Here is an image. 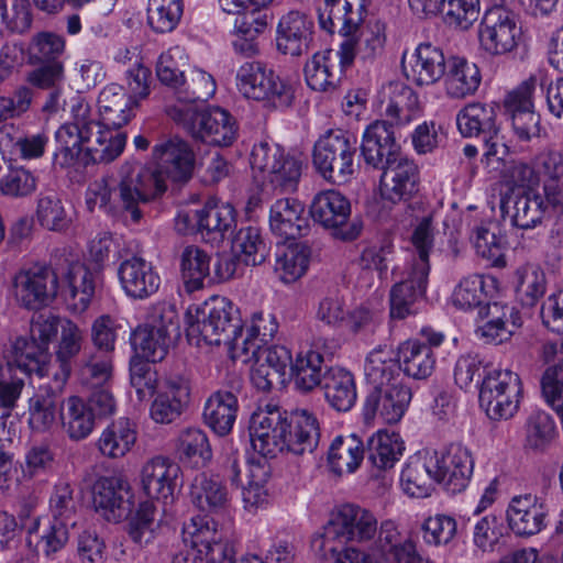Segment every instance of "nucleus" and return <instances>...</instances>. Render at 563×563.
<instances>
[{
  "instance_id": "37998d69",
  "label": "nucleus",
  "mask_w": 563,
  "mask_h": 563,
  "mask_svg": "<svg viewBox=\"0 0 563 563\" xmlns=\"http://www.w3.org/2000/svg\"><path fill=\"white\" fill-rule=\"evenodd\" d=\"M363 441L354 433L335 437L328 450V464L336 475L352 474L364 460Z\"/></svg>"
},
{
  "instance_id": "c756f323",
  "label": "nucleus",
  "mask_w": 563,
  "mask_h": 563,
  "mask_svg": "<svg viewBox=\"0 0 563 563\" xmlns=\"http://www.w3.org/2000/svg\"><path fill=\"white\" fill-rule=\"evenodd\" d=\"M34 67L25 75V81L33 89L47 92L42 107L45 113L57 112L63 103L66 87L65 63L32 64Z\"/></svg>"
},
{
  "instance_id": "7c9ffc66",
  "label": "nucleus",
  "mask_w": 563,
  "mask_h": 563,
  "mask_svg": "<svg viewBox=\"0 0 563 563\" xmlns=\"http://www.w3.org/2000/svg\"><path fill=\"white\" fill-rule=\"evenodd\" d=\"M181 67L178 71V109L190 108L194 104L197 108L205 107L217 89L213 77L188 62L181 63Z\"/></svg>"
},
{
  "instance_id": "f03ea898",
  "label": "nucleus",
  "mask_w": 563,
  "mask_h": 563,
  "mask_svg": "<svg viewBox=\"0 0 563 563\" xmlns=\"http://www.w3.org/2000/svg\"><path fill=\"white\" fill-rule=\"evenodd\" d=\"M320 27L328 33L343 36L339 49L317 52L305 65V79L314 91L334 92L342 73L355 58V34L364 20L365 0H323L319 8Z\"/></svg>"
},
{
  "instance_id": "c9c22d12",
  "label": "nucleus",
  "mask_w": 563,
  "mask_h": 563,
  "mask_svg": "<svg viewBox=\"0 0 563 563\" xmlns=\"http://www.w3.org/2000/svg\"><path fill=\"white\" fill-rule=\"evenodd\" d=\"M135 106V100L128 96L122 86H106L98 97L99 128L121 129L132 119Z\"/></svg>"
},
{
  "instance_id": "69168bd1",
  "label": "nucleus",
  "mask_w": 563,
  "mask_h": 563,
  "mask_svg": "<svg viewBox=\"0 0 563 563\" xmlns=\"http://www.w3.org/2000/svg\"><path fill=\"white\" fill-rule=\"evenodd\" d=\"M309 261L310 249L306 244H291L277 255L275 271L283 283L290 284L306 273Z\"/></svg>"
},
{
  "instance_id": "4c0bfd02",
  "label": "nucleus",
  "mask_w": 563,
  "mask_h": 563,
  "mask_svg": "<svg viewBox=\"0 0 563 563\" xmlns=\"http://www.w3.org/2000/svg\"><path fill=\"white\" fill-rule=\"evenodd\" d=\"M364 375L373 389L382 388L400 382V364L391 346L374 347L364 362Z\"/></svg>"
},
{
  "instance_id": "6e6d98bb",
  "label": "nucleus",
  "mask_w": 563,
  "mask_h": 563,
  "mask_svg": "<svg viewBox=\"0 0 563 563\" xmlns=\"http://www.w3.org/2000/svg\"><path fill=\"white\" fill-rule=\"evenodd\" d=\"M232 252L245 265H261L269 254V247L257 227L241 228L232 239Z\"/></svg>"
},
{
  "instance_id": "c03bdc74",
  "label": "nucleus",
  "mask_w": 563,
  "mask_h": 563,
  "mask_svg": "<svg viewBox=\"0 0 563 563\" xmlns=\"http://www.w3.org/2000/svg\"><path fill=\"white\" fill-rule=\"evenodd\" d=\"M385 117L390 126L406 125L420 114V102L416 91L404 82H390Z\"/></svg>"
},
{
  "instance_id": "4468645a",
  "label": "nucleus",
  "mask_w": 563,
  "mask_h": 563,
  "mask_svg": "<svg viewBox=\"0 0 563 563\" xmlns=\"http://www.w3.org/2000/svg\"><path fill=\"white\" fill-rule=\"evenodd\" d=\"M521 27L510 9L487 8L478 26L481 48L490 56L512 53L519 45Z\"/></svg>"
},
{
  "instance_id": "a19ab883",
  "label": "nucleus",
  "mask_w": 563,
  "mask_h": 563,
  "mask_svg": "<svg viewBox=\"0 0 563 563\" xmlns=\"http://www.w3.org/2000/svg\"><path fill=\"white\" fill-rule=\"evenodd\" d=\"M328 404L340 412L349 411L356 401L354 376L345 368L330 367L321 384Z\"/></svg>"
},
{
  "instance_id": "2eb2a0df",
  "label": "nucleus",
  "mask_w": 563,
  "mask_h": 563,
  "mask_svg": "<svg viewBox=\"0 0 563 563\" xmlns=\"http://www.w3.org/2000/svg\"><path fill=\"white\" fill-rule=\"evenodd\" d=\"M434 482L444 489L457 494L466 489L474 472V457L471 450L461 443H451L442 451L430 452Z\"/></svg>"
},
{
  "instance_id": "ddd939ff",
  "label": "nucleus",
  "mask_w": 563,
  "mask_h": 563,
  "mask_svg": "<svg viewBox=\"0 0 563 563\" xmlns=\"http://www.w3.org/2000/svg\"><path fill=\"white\" fill-rule=\"evenodd\" d=\"M12 285L19 305L29 310H37L55 299L58 292V274L45 263H34L19 269Z\"/></svg>"
},
{
  "instance_id": "6ab92c4d",
  "label": "nucleus",
  "mask_w": 563,
  "mask_h": 563,
  "mask_svg": "<svg viewBox=\"0 0 563 563\" xmlns=\"http://www.w3.org/2000/svg\"><path fill=\"white\" fill-rule=\"evenodd\" d=\"M430 266L421 264L420 268L408 266L405 276L390 289V317L405 319L417 312V303L424 297L428 286Z\"/></svg>"
},
{
  "instance_id": "bb28decb",
  "label": "nucleus",
  "mask_w": 563,
  "mask_h": 563,
  "mask_svg": "<svg viewBox=\"0 0 563 563\" xmlns=\"http://www.w3.org/2000/svg\"><path fill=\"white\" fill-rule=\"evenodd\" d=\"M49 352L30 336H19L9 350L8 361L3 365H11L19 375L38 377L52 376L53 365L49 363Z\"/></svg>"
},
{
  "instance_id": "b1692460",
  "label": "nucleus",
  "mask_w": 563,
  "mask_h": 563,
  "mask_svg": "<svg viewBox=\"0 0 563 563\" xmlns=\"http://www.w3.org/2000/svg\"><path fill=\"white\" fill-rule=\"evenodd\" d=\"M361 155L366 165L380 168L400 157L393 126L385 120L369 123L362 135Z\"/></svg>"
},
{
  "instance_id": "9d476101",
  "label": "nucleus",
  "mask_w": 563,
  "mask_h": 563,
  "mask_svg": "<svg viewBox=\"0 0 563 563\" xmlns=\"http://www.w3.org/2000/svg\"><path fill=\"white\" fill-rule=\"evenodd\" d=\"M314 222L329 230L333 238L350 242L356 240L363 229L357 219H351V202L340 191L328 189L318 192L310 205Z\"/></svg>"
},
{
  "instance_id": "473e14b6",
  "label": "nucleus",
  "mask_w": 563,
  "mask_h": 563,
  "mask_svg": "<svg viewBox=\"0 0 563 563\" xmlns=\"http://www.w3.org/2000/svg\"><path fill=\"white\" fill-rule=\"evenodd\" d=\"M482 318H487L476 329V334L486 343L500 344L507 341L514 333V329L520 327L521 320L518 311L508 305L499 302L487 303L478 310Z\"/></svg>"
},
{
  "instance_id": "e2e57ef3",
  "label": "nucleus",
  "mask_w": 563,
  "mask_h": 563,
  "mask_svg": "<svg viewBox=\"0 0 563 563\" xmlns=\"http://www.w3.org/2000/svg\"><path fill=\"white\" fill-rule=\"evenodd\" d=\"M181 274L187 291L202 288L203 280L209 276L210 256L198 246L189 245L181 254Z\"/></svg>"
},
{
  "instance_id": "f3484780",
  "label": "nucleus",
  "mask_w": 563,
  "mask_h": 563,
  "mask_svg": "<svg viewBox=\"0 0 563 563\" xmlns=\"http://www.w3.org/2000/svg\"><path fill=\"white\" fill-rule=\"evenodd\" d=\"M314 22L310 15L299 10H290L279 18L276 26V48L283 55L299 57L312 46Z\"/></svg>"
},
{
  "instance_id": "58836bf2",
  "label": "nucleus",
  "mask_w": 563,
  "mask_h": 563,
  "mask_svg": "<svg viewBox=\"0 0 563 563\" xmlns=\"http://www.w3.org/2000/svg\"><path fill=\"white\" fill-rule=\"evenodd\" d=\"M238 411L236 395L232 390L219 389L206 401L203 419L214 433L223 437L231 432Z\"/></svg>"
},
{
  "instance_id": "a211bd4d",
  "label": "nucleus",
  "mask_w": 563,
  "mask_h": 563,
  "mask_svg": "<svg viewBox=\"0 0 563 563\" xmlns=\"http://www.w3.org/2000/svg\"><path fill=\"white\" fill-rule=\"evenodd\" d=\"M411 400V390L406 385H393L373 389L363 405L366 422L379 419L384 423H397L405 415Z\"/></svg>"
},
{
  "instance_id": "423d86ee",
  "label": "nucleus",
  "mask_w": 563,
  "mask_h": 563,
  "mask_svg": "<svg viewBox=\"0 0 563 563\" xmlns=\"http://www.w3.org/2000/svg\"><path fill=\"white\" fill-rule=\"evenodd\" d=\"M178 128L197 141L219 147L231 146L239 136L235 118L218 106L178 109Z\"/></svg>"
},
{
  "instance_id": "5fc2aeb1",
  "label": "nucleus",
  "mask_w": 563,
  "mask_h": 563,
  "mask_svg": "<svg viewBox=\"0 0 563 563\" xmlns=\"http://www.w3.org/2000/svg\"><path fill=\"white\" fill-rule=\"evenodd\" d=\"M317 343L301 350L291 365V375L297 389L308 393L323 382V355L316 349Z\"/></svg>"
},
{
  "instance_id": "774afa93",
  "label": "nucleus",
  "mask_w": 563,
  "mask_h": 563,
  "mask_svg": "<svg viewBox=\"0 0 563 563\" xmlns=\"http://www.w3.org/2000/svg\"><path fill=\"white\" fill-rule=\"evenodd\" d=\"M36 394L29 400V426L33 431L43 432L48 430L56 420L58 400L55 393Z\"/></svg>"
},
{
  "instance_id": "7ed1b4c3",
  "label": "nucleus",
  "mask_w": 563,
  "mask_h": 563,
  "mask_svg": "<svg viewBox=\"0 0 563 563\" xmlns=\"http://www.w3.org/2000/svg\"><path fill=\"white\" fill-rule=\"evenodd\" d=\"M377 534V519L374 514L354 504H344L332 511L323 527V533L312 540V547L327 558L331 554L334 563H372L369 554L354 548L340 547L349 542L365 543Z\"/></svg>"
},
{
  "instance_id": "0e129e2a",
  "label": "nucleus",
  "mask_w": 563,
  "mask_h": 563,
  "mask_svg": "<svg viewBox=\"0 0 563 563\" xmlns=\"http://www.w3.org/2000/svg\"><path fill=\"white\" fill-rule=\"evenodd\" d=\"M394 253L395 247L389 239L373 241L362 247L357 265L362 271L376 272L380 280H386Z\"/></svg>"
},
{
  "instance_id": "052dcab7",
  "label": "nucleus",
  "mask_w": 563,
  "mask_h": 563,
  "mask_svg": "<svg viewBox=\"0 0 563 563\" xmlns=\"http://www.w3.org/2000/svg\"><path fill=\"white\" fill-rule=\"evenodd\" d=\"M113 354L91 351L85 353L76 365V373L85 385H107L112 377Z\"/></svg>"
},
{
  "instance_id": "f257e3e1",
  "label": "nucleus",
  "mask_w": 563,
  "mask_h": 563,
  "mask_svg": "<svg viewBox=\"0 0 563 563\" xmlns=\"http://www.w3.org/2000/svg\"><path fill=\"white\" fill-rule=\"evenodd\" d=\"M153 167L141 165L135 158L126 159L119 169L120 181L109 187L104 180L96 181L87 191L86 202L92 210L98 206L114 219L131 218L140 221V205L147 203L167 190V181L176 178V136H164L152 150Z\"/></svg>"
},
{
  "instance_id": "a878e982",
  "label": "nucleus",
  "mask_w": 563,
  "mask_h": 563,
  "mask_svg": "<svg viewBox=\"0 0 563 563\" xmlns=\"http://www.w3.org/2000/svg\"><path fill=\"white\" fill-rule=\"evenodd\" d=\"M534 84L525 81L508 93L505 108L510 115L512 129L521 141H530L540 134V115L533 110Z\"/></svg>"
},
{
  "instance_id": "3c124183",
  "label": "nucleus",
  "mask_w": 563,
  "mask_h": 563,
  "mask_svg": "<svg viewBox=\"0 0 563 563\" xmlns=\"http://www.w3.org/2000/svg\"><path fill=\"white\" fill-rule=\"evenodd\" d=\"M136 431L128 418H120L101 432L97 446L109 459L123 457L135 444Z\"/></svg>"
},
{
  "instance_id": "864d4df0",
  "label": "nucleus",
  "mask_w": 563,
  "mask_h": 563,
  "mask_svg": "<svg viewBox=\"0 0 563 563\" xmlns=\"http://www.w3.org/2000/svg\"><path fill=\"white\" fill-rule=\"evenodd\" d=\"M69 289V307L74 312H84L88 309L96 290L95 274L81 263H71L66 273Z\"/></svg>"
},
{
  "instance_id": "f704fd0d",
  "label": "nucleus",
  "mask_w": 563,
  "mask_h": 563,
  "mask_svg": "<svg viewBox=\"0 0 563 563\" xmlns=\"http://www.w3.org/2000/svg\"><path fill=\"white\" fill-rule=\"evenodd\" d=\"M269 227L275 235L284 240H295L309 229L303 205L294 198L276 200L269 210Z\"/></svg>"
},
{
  "instance_id": "338daca9",
  "label": "nucleus",
  "mask_w": 563,
  "mask_h": 563,
  "mask_svg": "<svg viewBox=\"0 0 563 563\" xmlns=\"http://www.w3.org/2000/svg\"><path fill=\"white\" fill-rule=\"evenodd\" d=\"M423 542L429 547H446L457 534L456 519L444 512L428 516L421 523Z\"/></svg>"
},
{
  "instance_id": "4be33fe9",
  "label": "nucleus",
  "mask_w": 563,
  "mask_h": 563,
  "mask_svg": "<svg viewBox=\"0 0 563 563\" xmlns=\"http://www.w3.org/2000/svg\"><path fill=\"white\" fill-rule=\"evenodd\" d=\"M501 218L512 227L522 230L534 229L544 217V201L540 195H531L525 189L510 188L500 197Z\"/></svg>"
},
{
  "instance_id": "2f4dec72",
  "label": "nucleus",
  "mask_w": 563,
  "mask_h": 563,
  "mask_svg": "<svg viewBox=\"0 0 563 563\" xmlns=\"http://www.w3.org/2000/svg\"><path fill=\"white\" fill-rule=\"evenodd\" d=\"M118 276L124 292L134 299L152 296L158 290L161 284V278L153 271L152 265L137 256L124 260L118 268Z\"/></svg>"
},
{
  "instance_id": "cd10ccee",
  "label": "nucleus",
  "mask_w": 563,
  "mask_h": 563,
  "mask_svg": "<svg viewBox=\"0 0 563 563\" xmlns=\"http://www.w3.org/2000/svg\"><path fill=\"white\" fill-rule=\"evenodd\" d=\"M85 336L84 331L71 320L65 319L60 324V336L55 351V366L52 372V388L62 391L74 369Z\"/></svg>"
},
{
  "instance_id": "a18cd8bd",
  "label": "nucleus",
  "mask_w": 563,
  "mask_h": 563,
  "mask_svg": "<svg viewBox=\"0 0 563 563\" xmlns=\"http://www.w3.org/2000/svg\"><path fill=\"white\" fill-rule=\"evenodd\" d=\"M96 413L78 396L66 398L60 408L63 430L74 441L88 438L95 429Z\"/></svg>"
},
{
  "instance_id": "1a4fd4ad",
  "label": "nucleus",
  "mask_w": 563,
  "mask_h": 563,
  "mask_svg": "<svg viewBox=\"0 0 563 563\" xmlns=\"http://www.w3.org/2000/svg\"><path fill=\"white\" fill-rule=\"evenodd\" d=\"M355 139L341 130H329L313 146L312 163L325 180L345 184L354 174Z\"/></svg>"
},
{
  "instance_id": "0eeeda50",
  "label": "nucleus",
  "mask_w": 563,
  "mask_h": 563,
  "mask_svg": "<svg viewBox=\"0 0 563 563\" xmlns=\"http://www.w3.org/2000/svg\"><path fill=\"white\" fill-rule=\"evenodd\" d=\"M253 176L263 185L274 190L292 192L297 189L302 163L289 155L276 143L260 142L255 144L250 158Z\"/></svg>"
},
{
  "instance_id": "09e8293b",
  "label": "nucleus",
  "mask_w": 563,
  "mask_h": 563,
  "mask_svg": "<svg viewBox=\"0 0 563 563\" xmlns=\"http://www.w3.org/2000/svg\"><path fill=\"white\" fill-rule=\"evenodd\" d=\"M400 371L415 379L428 378L435 368V355L431 346L420 340H408L398 350Z\"/></svg>"
},
{
  "instance_id": "e433bc0d",
  "label": "nucleus",
  "mask_w": 563,
  "mask_h": 563,
  "mask_svg": "<svg viewBox=\"0 0 563 563\" xmlns=\"http://www.w3.org/2000/svg\"><path fill=\"white\" fill-rule=\"evenodd\" d=\"M93 136L91 131L81 129L76 124L64 123L55 132L57 148L53 155L54 167L81 168V158L85 150L82 144L90 142Z\"/></svg>"
},
{
  "instance_id": "603ef678",
  "label": "nucleus",
  "mask_w": 563,
  "mask_h": 563,
  "mask_svg": "<svg viewBox=\"0 0 563 563\" xmlns=\"http://www.w3.org/2000/svg\"><path fill=\"white\" fill-rule=\"evenodd\" d=\"M212 449L207 433L199 428H188L178 437V460L190 468H203L212 460Z\"/></svg>"
},
{
  "instance_id": "4d7b16f0",
  "label": "nucleus",
  "mask_w": 563,
  "mask_h": 563,
  "mask_svg": "<svg viewBox=\"0 0 563 563\" xmlns=\"http://www.w3.org/2000/svg\"><path fill=\"white\" fill-rule=\"evenodd\" d=\"M516 294L523 306L532 307L543 297L547 289V277L537 264L519 266L514 275Z\"/></svg>"
},
{
  "instance_id": "72a5a7b5",
  "label": "nucleus",
  "mask_w": 563,
  "mask_h": 563,
  "mask_svg": "<svg viewBox=\"0 0 563 563\" xmlns=\"http://www.w3.org/2000/svg\"><path fill=\"white\" fill-rule=\"evenodd\" d=\"M176 481V467L164 456H155L147 461L141 470V487L150 498L162 499L173 505Z\"/></svg>"
},
{
  "instance_id": "c85d7f7f",
  "label": "nucleus",
  "mask_w": 563,
  "mask_h": 563,
  "mask_svg": "<svg viewBox=\"0 0 563 563\" xmlns=\"http://www.w3.org/2000/svg\"><path fill=\"white\" fill-rule=\"evenodd\" d=\"M285 443L282 451L286 450L296 455L312 453L319 443L320 427L318 419L307 409H298L285 418Z\"/></svg>"
},
{
  "instance_id": "de8ad7c7",
  "label": "nucleus",
  "mask_w": 563,
  "mask_h": 563,
  "mask_svg": "<svg viewBox=\"0 0 563 563\" xmlns=\"http://www.w3.org/2000/svg\"><path fill=\"white\" fill-rule=\"evenodd\" d=\"M430 452L421 456H412L400 474L402 490L410 497L424 498L431 494L434 481V468L431 466Z\"/></svg>"
},
{
  "instance_id": "412c9836",
  "label": "nucleus",
  "mask_w": 563,
  "mask_h": 563,
  "mask_svg": "<svg viewBox=\"0 0 563 563\" xmlns=\"http://www.w3.org/2000/svg\"><path fill=\"white\" fill-rule=\"evenodd\" d=\"M129 492L130 484L123 475L101 476L92 486L93 506L106 520L119 522L130 510Z\"/></svg>"
},
{
  "instance_id": "20e7f679",
  "label": "nucleus",
  "mask_w": 563,
  "mask_h": 563,
  "mask_svg": "<svg viewBox=\"0 0 563 563\" xmlns=\"http://www.w3.org/2000/svg\"><path fill=\"white\" fill-rule=\"evenodd\" d=\"M242 321L231 300L212 296L201 306H191L185 313V334L195 346L219 345L221 343L240 347Z\"/></svg>"
},
{
  "instance_id": "79ce46f5",
  "label": "nucleus",
  "mask_w": 563,
  "mask_h": 563,
  "mask_svg": "<svg viewBox=\"0 0 563 563\" xmlns=\"http://www.w3.org/2000/svg\"><path fill=\"white\" fill-rule=\"evenodd\" d=\"M443 79L448 96L462 99L477 90L482 76L476 64L461 56H449Z\"/></svg>"
},
{
  "instance_id": "8fccbe9b",
  "label": "nucleus",
  "mask_w": 563,
  "mask_h": 563,
  "mask_svg": "<svg viewBox=\"0 0 563 563\" xmlns=\"http://www.w3.org/2000/svg\"><path fill=\"white\" fill-rule=\"evenodd\" d=\"M495 288V279L484 275H470L464 277L452 292V303L460 310H481L487 303L492 290Z\"/></svg>"
},
{
  "instance_id": "13d9d810",
  "label": "nucleus",
  "mask_w": 563,
  "mask_h": 563,
  "mask_svg": "<svg viewBox=\"0 0 563 563\" xmlns=\"http://www.w3.org/2000/svg\"><path fill=\"white\" fill-rule=\"evenodd\" d=\"M190 497L199 508H222L229 501L227 487L218 475L205 472L195 476L190 485Z\"/></svg>"
},
{
  "instance_id": "680f3d73",
  "label": "nucleus",
  "mask_w": 563,
  "mask_h": 563,
  "mask_svg": "<svg viewBox=\"0 0 563 563\" xmlns=\"http://www.w3.org/2000/svg\"><path fill=\"white\" fill-rule=\"evenodd\" d=\"M277 331L278 322L273 313L254 312L247 328V334L244 339H240L238 350H241L244 355L256 354L261 346L266 345L274 339Z\"/></svg>"
},
{
  "instance_id": "49530a36",
  "label": "nucleus",
  "mask_w": 563,
  "mask_h": 563,
  "mask_svg": "<svg viewBox=\"0 0 563 563\" xmlns=\"http://www.w3.org/2000/svg\"><path fill=\"white\" fill-rule=\"evenodd\" d=\"M497 107L487 103L472 102L456 114V125L465 137L492 134L498 128L496 123Z\"/></svg>"
},
{
  "instance_id": "dca6fc26",
  "label": "nucleus",
  "mask_w": 563,
  "mask_h": 563,
  "mask_svg": "<svg viewBox=\"0 0 563 563\" xmlns=\"http://www.w3.org/2000/svg\"><path fill=\"white\" fill-rule=\"evenodd\" d=\"M379 195L393 205L410 200L419 190V168L413 161L400 156L382 166Z\"/></svg>"
},
{
  "instance_id": "39448f33",
  "label": "nucleus",
  "mask_w": 563,
  "mask_h": 563,
  "mask_svg": "<svg viewBox=\"0 0 563 563\" xmlns=\"http://www.w3.org/2000/svg\"><path fill=\"white\" fill-rule=\"evenodd\" d=\"M236 88L246 99L264 102L268 108L285 110L291 107L295 90L266 63L250 60L236 70Z\"/></svg>"
},
{
  "instance_id": "5701e85b",
  "label": "nucleus",
  "mask_w": 563,
  "mask_h": 563,
  "mask_svg": "<svg viewBox=\"0 0 563 563\" xmlns=\"http://www.w3.org/2000/svg\"><path fill=\"white\" fill-rule=\"evenodd\" d=\"M449 57L441 47L431 43L419 44L408 60L404 57L402 70L408 80L418 86H430L444 77Z\"/></svg>"
},
{
  "instance_id": "9b49d317",
  "label": "nucleus",
  "mask_w": 563,
  "mask_h": 563,
  "mask_svg": "<svg viewBox=\"0 0 563 563\" xmlns=\"http://www.w3.org/2000/svg\"><path fill=\"white\" fill-rule=\"evenodd\" d=\"M187 231L198 232L202 239L219 244L236 227V211L230 202L210 198L201 209L178 212V223Z\"/></svg>"
},
{
  "instance_id": "393cba45",
  "label": "nucleus",
  "mask_w": 563,
  "mask_h": 563,
  "mask_svg": "<svg viewBox=\"0 0 563 563\" xmlns=\"http://www.w3.org/2000/svg\"><path fill=\"white\" fill-rule=\"evenodd\" d=\"M285 418L279 411L254 412L249 426L253 450L264 457H274L285 443Z\"/></svg>"
},
{
  "instance_id": "aec40b11",
  "label": "nucleus",
  "mask_w": 563,
  "mask_h": 563,
  "mask_svg": "<svg viewBox=\"0 0 563 563\" xmlns=\"http://www.w3.org/2000/svg\"><path fill=\"white\" fill-rule=\"evenodd\" d=\"M509 529L518 537H531L547 527L549 509L533 494L514 496L506 510Z\"/></svg>"
},
{
  "instance_id": "ea45409f",
  "label": "nucleus",
  "mask_w": 563,
  "mask_h": 563,
  "mask_svg": "<svg viewBox=\"0 0 563 563\" xmlns=\"http://www.w3.org/2000/svg\"><path fill=\"white\" fill-rule=\"evenodd\" d=\"M93 131L95 141L88 146L81 158V168L91 164H110L115 161L124 151L126 145V133L115 128H96Z\"/></svg>"
},
{
  "instance_id": "bf43d9fd",
  "label": "nucleus",
  "mask_w": 563,
  "mask_h": 563,
  "mask_svg": "<svg viewBox=\"0 0 563 563\" xmlns=\"http://www.w3.org/2000/svg\"><path fill=\"white\" fill-rule=\"evenodd\" d=\"M405 451L398 433L377 431L368 440V461L378 470L391 468Z\"/></svg>"
},
{
  "instance_id": "f8f14e48",
  "label": "nucleus",
  "mask_w": 563,
  "mask_h": 563,
  "mask_svg": "<svg viewBox=\"0 0 563 563\" xmlns=\"http://www.w3.org/2000/svg\"><path fill=\"white\" fill-rule=\"evenodd\" d=\"M176 320L173 302H161L153 308L152 323L141 324L131 333V344L147 362L163 361L170 345L168 327Z\"/></svg>"
},
{
  "instance_id": "6e6552de",
  "label": "nucleus",
  "mask_w": 563,
  "mask_h": 563,
  "mask_svg": "<svg viewBox=\"0 0 563 563\" xmlns=\"http://www.w3.org/2000/svg\"><path fill=\"white\" fill-rule=\"evenodd\" d=\"M186 548L184 563H234L235 545L232 540L218 537L214 521L206 515L194 516L183 528Z\"/></svg>"
}]
</instances>
